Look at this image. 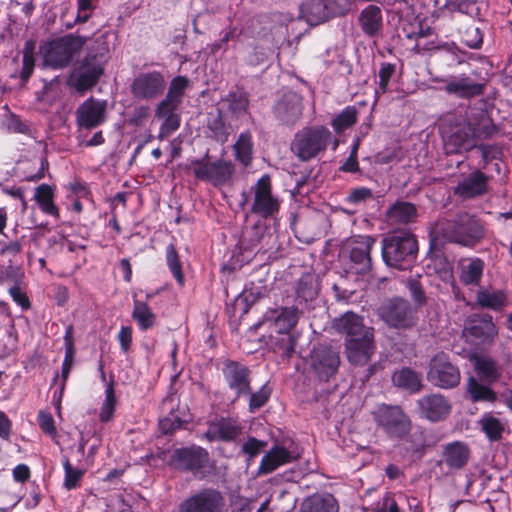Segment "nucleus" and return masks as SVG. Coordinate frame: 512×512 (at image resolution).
I'll list each match as a JSON object with an SVG mask.
<instances>
[{"mask_svg": "<svg viewBox=\"0 0 512 512\" xmlns=\"http://www.w3.org/2000/svg\"><path fill=\"white\" fill-rule=\"evenodd\" d=\"M435 240H444L465 247H474L485 235L484 226L476 216L459 213L453 219L439 220L433 230Z\"/></svg>", "mask_w": 512, "mask_h": 512, "instance_id": "obj_1", "label": "nucleus"}, {"mask_svg": "<svg viewBox=\"0 0 512 512\" xmlns=\"http://www.w3.org/2000/svg\"><path fill=\"white\" fill-rule=\"evenodd\" d=\"M417 253L418 242L410 232L401 231L382 240V258L390 267L408 269L415 262Z\"/></svg>", "mask_w": 512, "mask_h": 512, "instance_id": "obj_2", "label": "nucleus"}, {"mask_svg": "<svg viewBox=\"0 0 512 512\" xmlns=\"http://www.w3.org/2000/svg\"><path fill=\"white\" fill-rule=\"evenodd\" d=\"M496 131L494 125H483L475 128L470 123L463 121L450 126L442 127V138L446 154H459L475 147L474 138H487Z\"/></svg>", "mask_w": 512, "mask_h": 512, "instance_id": "obj_3", "label": "nucleus"}, {"mask_svg": "<svg viewBox=\"0 0 512 512\" xmlns=\"http://www.w3.org/2000/svg\"><path fill=\"white\" fill-rule=\"evenodd\" d=\"M371 417L376 428L389 439L402 440L411 432V419L399 405L378 404L371 411Z\"/></svg>", "mask_w": 512, "mask_h": 512, "instance_id": "obj_4", "label": "nucleus"}, {"mask_svg": "<svg viewBox=\"0 0 512 512\" xmlns=\"http://www.w3.org/2000/svg\"><path fill=\"white\" fill-rule=\"evenodd\" d=\"M86 38L74 34L57 37L45 42L40 49L43 64L54 69L65 68L81 51Z\"/></svg>", "mask_w": 512, "mask_h": 512, "instance_id": "obj_5", "label": "nucleus"}, {"mask_svg": "<svg viewBox=\"0 0 512 512\" xmlns=\"http://www.w3.org/2000/svg\"><path fill=\"white\" fill-rule=\"evenodd\" d=\"M194 177L202 182L220 188L232 182L235 174V165L228 160H210L208 154L201 159H193L185 166Z\"/></svg>", "mask_w": 512, "mask_h": 512, "instance_id": "obj_6", "label": "nucleus"}, {"mask_svg": "<svg viewBox=\"0 0 512 512\" xmlns=\"http://www.w3.org/2000/svg\"><path fill=\"white\" fill-rule=\"evenodd\" d=\"M332 138V133L324 126L304 127L295 134L291 150L300 160L308 161L325 151Z\"/></svg>", "mask_w": 512, "mask_h": 512, "instance_id": "obj_7", "label": "nucleus"}, {"mask_svg": "<svg viewBox=\"0 0 512 512\" xmlns=\"http://www.w3.org/2000/svg\"><path fill=\"white\" fill-rule=\"evenodd\" d=\"M241 206L249 205L250 213L267 219L276 215L280 208L279 199L272 193L271 178L264 174L253 186L249 193H242Z\"/></svg>", "mask_w": 512, "mask_h": 512, "instance_id": "obj_8", "label": "nucleus"}, {"mask_svg": "<svg viewBox=\"0 0 512 512\" xmlns=\"http://www.w3.org/2000/svg\"><path fill=\"white\" fill-rule=\"evenodd\" d=\"M461 375L449 356L443 352L436 354L429 362L427 380L442 389H451L460 383Z\"/></svg>", "mask_w": 512, "mask_h": 512, "instance_id": "obj_9", "label": "nucleus"}, {"mask_svg": "<svg viewBox=\"0 0 512 512\" xmlns=\"http://www.w3.org/2000/svg\"><path fill=\"white\" fill-rule=\"evenodd\" d=\"M226 505L223 494L212 488L203 489L182 501L179 512H223Z\"/></svg>", "mask_w": 512, "mask_h": 512, "instance_id": "obj_10", "label": "nucleus"}, {"mask_svg": "<svg viewBox=\"0 0 512 512\" xmlns=\"http://www.w3.org/2000/svg\"><path fill=\"white\" fill-rule=\"evenodd\" d=\"M380 317L389 326L407 328L414 324L415 315L408 301L395 298L384 304L379 310Z\"/></svg>", "mask_w": 512, "mask_h": 512, "instance_id": "obj_11", "label": "nucleus"}, {"mask_svg": "<svg viewBox=\"0 0 512 512\" xmlns=\"http://www.w3.org/2000/svg\"><path fill=\"white\" fill-rule=\"evenodd\" d=\"M165 87L166 80L161 72H144L134 78L131 92L135 98L151 100L162 95Z\"/></svg>", "mask_w": 512, "mask_h": 512, "instance_id": "obj_12", "label": "nucleus"}, {"mask_svg": "<svg viewBox=\"0 0 512 512\" xmlns=\"http://www.w3.org/2000/svg\"><path fill=\"white\" fill-rule=\"evenodd\" d=\"M107 102L93 97L79 105L75 112L79 128L91 130L106 121Z\"/></svg>", "mask_w": 512, "mask_h": 512, "instance_id": "obj_13", "label": "nucleus"}, {"mask_svg": "<svg viewBox=\"0 0 512 512\" xmlns=\"http://www.w3.org/2000/svg\"><path fill=\"white\" fill-rule=\"evenodd\" d=\"M36 41L29 39L24 43L20 55H16L11 63L10 77L19 80L20 86L25 87L33 74L35 58Z\"/></svg>", "mask_w": 512, "mask_h": 512, "instance_id": "obj_14", "label": "nucleus"}, {"mask_svg": "<svg viewBox=\"0 0 512 512\" xmlns=\"http://www.w3.org/2000/svg\"><path fill=\"white\" fill-rule=\"evenodd\" d=\"M228 387L237 397L248 396L251 392L250 370L236 361L226 360L222 368Z\"/></svg>", "mask_w": 512, "mask_h": 512, "instance_id": "obj_15", "label": "nucleus"}, {"mask_svg": "<svg viewBox=\"0 0 512 512\" xmlns=\"http://www.w3.org/2000/svg\"><path fill=\"white\" fill-rule=\"evenodd\" d=\"M243 425L234 417H220L208 423L203 437L208 441L232 442L243 432Z\"/></svg>", "mask_w": 512, "mask_h": 512, "instance_id": "obj_16", "label": "nucleus"}, {"mask_svg": "<svg viewBox=\"0 0 512 512\" xmlns=\"http://www.w3.org/2000/svg\"><path fill=\"white\" fill-rule=\"evenodd\" d=\"M376 242L372 236H355L349 241L350 259L353 268L358 274H365L371 270L370 252Z\"/></svg>", "mask_w": 512, "mask_h": 512, "instance_id": "obj_17", "label": "nucleus"}, {"mask_svg": "<svg viewBox=\"0 0 512 512\" xmlns=\"http://www.w3.org/2000/svg\"><path fill=\"white\" fill-rule=\"evenodd\" d=\"M103 73L102 61L97 56H87L73 72L71 80L78 91L93 87Z\"/></svg>", "mask_w": 512, "mask_h": 512, "instance_id": "obj_18", "label": "nucleus"}, {"mask_svg": "<svg viewBox=\"0 0 512 512\" xmlns=\"http://www.w3.org/2000/svg\"><path fill=\"white\" fill-rule=\"evenodd\" d=\"M208 461V453L198 446L175 449L168 461L169 465L179 470H198Z\"/></svg>", "mask_w": 512, "mask_h": 512, "instance_id": "obj_19", "label": "nucleus"}, {"mask_svg": "<svg viewBox=\"0 0 512 512\" xmlns=\"http://www.w3.org/2000/svg\"><path fill=\"white\" fill-rule=\"evenodd\" d=\"M375 350L374 333L364 334L360 338L345 339L347 359L352 365L363 366L367 364Z\"/></svg>", "mask_w": 512, "mask_h": 512, "instance_id": "obj_20", "label": "nucleus"}, {"mask_svg": "<svg viewBox=\"0 0 512 512\" xmlns=\"http://www.w3.org/2000/svg\"><path fill=\"white\" fill-rule=\"evenodd\" d=\"M465 332L479 344L483 345L493 344L498 336V328L489 314L472 316L468 320Z\"/></svg>", "mask_w": 512, "mask_h": 512, "instance_id": "obj_21", "label": "nucleus"}, {"mask_svg": "<svg viewBox=\"0 0 512 512\" xmlns=\"http://www.w3.org/2000/svg\"><path fill=\"white\" fill-rule=\"evenodd\" d=\"M419 415L431 422H438L448 417L451 412V403L445 396L434 393L418 399Z\"/></svg>", "mask_w": 512, "mask_h": 512, "instance_id": "obj_22", "label": "nucleus"}, {"mask_svg": "<svg viewBox=\"0 0 512 512\" xmlns=\"http://www.w3.org/2000/svg\"><path fill=\"white\" fill-rule=\"evenodd\" d=\"M274 112L278 120L284 124H295L302 116V98L295 92L284 94L276 103Z\"/></svg>", "mask_w": 512, "mask_h": 512, "instance_id": "obj_23", "label": "nucleus"}, {"mask_svg": "<svg viewBox=\"0 0 512 512\" xmlns=\"http://www.w3.org/2000/svg\"><path fill=\"white\" fill-rule=\"evenodd\" d=\"M334 328L340 334L348 338H360L364 334L374 333L372 327L365 326L363 318L351 311H348L334 320Z\"/></svg>", "mask_w": 512, "mask_h": 512, "instance_id": "obj_24", "label": "nucleus"}, {"mask_svg": "<svg viewBox=\"0 0 512 512\" xmlns=\"http://www.w3.org/2000/svg\"><path fill=\"white\" fill-rule=\"evenodd\" d=\"M488 190V177L480 170H475L459 181L454 188V194L464 199L475 198Z\"/></svg>", "mask_w": 512, "mask_h": 512, "instance_id": "obj_25", "label": "nucleus"}, {"mask_svg": "<svg viewBox=\"0 0 512 512\" xmlns=\"http://www.w3.org/2000/svg\"><path fill=\"white\" fill-rule=\"evenodd\" d=\"M340 364L339 354L329 347L316 349L312 355V366L316 373L324 379H328L338 369Z\"/></svg>", "mask_w": 512, "mask_h": 512, "instance_id": "obj_26", "label": "nucleus"}, {"mask_svg": "<svg viewBox=\"0 0 512 512\" xmlns=\"http://www.w3.org/2000/svg\"><path fill=\"white\" fill-rule=\"evenodd\" d=\"M475 302L482 309L501 312L510 306L509 296L505 290L480 288L475 294Z\"/></svg>", "mask_w": 512, "mask_h": 512, "instance_id": "obj_27", "label": "nucleus"}, {"mask_svg": "<svg viewBox=\"0 0 512 512\" xmlns=\"http://www.w3.org/2000/svg\"><path fill=\"white\" fill-rule=\"evenodd\" d=\"M470 458V449L467 444L455 441L448 443L442 453V460L445 465L453 470L465 467Z\"/></svg>", "mask_w": 512, "mask_h": 512, "instance_id": "obj_28", "label": "nucleus"}, {"mask_svg": "<svg viewBox=\"0 0 512 512\" xmlns=\"http://www.w3.org/2000/svg\"><path fill=\"white\" fill-rule=\"evenodd\" d=\"M293 461L292 453L285 447L275 445L262 458L258 473L269 474L282 465Z\"/></svg>", "mask_w": 512, "mask_h": 512, "instance_id": "obj_29", "label": "nucleus"}, {"mask_svg": "<svg viewBox=\"0 0 512 512\" xmlns=\"http://www.w3.org/2000/svg\"><path fill=\"white\" fill-rule=\"evenodd\" d=\"M300 18L310 25H318L329 19L323 0H305L300 6Z\"/></svg>", "mask_w": 512, "mask_h": 512, "instance_id": "obj_30", "label": "nucleus"}, {"mask_svg": "<svg viewBox=\"0 0 512 512\" xmlns=\"http://www.w3.org/2000/svg\"><path fill=\"white\" fill-rule=\"evenodd\" d=\"M445 90L459 97H472L480 95L483 92V85L472 81L468 77L461 76L450 80L446 84Z\"/></svg>", "mask_w": 512, "mask_h": 512, "instance_id": "obj_31", "label": "nucleus"}, {"mask_svg": "<svg viewBox=\"0 0 512 512\" xmlns=\"http://www.w3.org/2000/svg\"><path fill=\"white\" fill-rule=\"evenodd\" d=\"M484 267V262L480 258L468 259L461 264L460 282L466 286H478L483 276Z\"/></svg>", "mask_w": 512, "mask_h": 512, "instance_id": "obj_32", "label": "nucleus"}, {"mask_svg": "<svg viewBox=\"0 0 512 512\" xmlns=\"http://www.w3.org/2000/svg\"><path fill=\"white\" fill-rule=\"evenodd\" d=\"M359 23L362 31L368 36H375L382 26L381 9L375 5H369L359 15Z\"/></svg>", "mask_w": 512, "mask_h": 512, "instance_id": "obj_33", "label": "nucleus"}, {"mask_svg": "<svg viewBox=\"0 0 512 512\" xmlns=\"http://www.w3.org/2000/svg\"><path fill=\"white\" fill-rule=\"evenodd\" d=\"M393 384L411 393H417L422 389V380L419 373L411 368L404 367L392 374Z\"/></svg>", "mask_w": 512, "mask_h": 512, "instance_id": "obj_34", "label": "nucleus"}, {"mask_svg": "<svg viewBox=\"0 0 512 512\" xmlns=\"http://www.w3.org/2000/svg\"><path fill=\"white\" fill-rule=\"evenodd\" d=\"M302 512H338L336 499L331 494H314L301 504Z\"/></svg>", "mask_w": 512, "mask_h": 512, "instance_id": "obj_35", "label": "nucleus"}, {"mask_svg": "<svg viewBox=\"0 0 512 512\" xmlns=\"http://www.w3.org/2000/svg\"><path fill=\"white\" fill-rule=\"evenodd\" d=\"M279 333H289L298 323L300 312L295 307H282L271 312Z\"/></svg>", "mask_w": 512, "mask_h": 512, "instance_id": "obj_36", "label": "nucleus"}, {"mask_svg": "<svg viewBox=\"0 0 512 512\" xmlns=\"http://www.w3.org/2000/svg\"><path fill=\"white\" fill-rule=\"evenodd\" d=\"M417 217L416 207L409 202L398 201L387 212V218L392 224H407Z\"/></svg>", "mask_w": 512, "mask_h": 512, "instance_id": "obj_37", "label": "nucleus"}, {"mask_svg": "<svg viewBox=\"0 0 512 512\" xmlns=\"http://www.w3.org/2000/svg\"><path fill=\"white\" fill-rule=\"evenodd\" d=\"M467 394L472 402L494 403L497 400V394L489 385L481 383L475 377H469L466 386Z\"/></svg>", "mask_w": 512, "mask_h": 512, "instance_id": "obj_38", "label": "nucleus"}, {"mask_svg": "<svg viewBox=\"0 0 512 512\" xmlns=\"http://www.w3.org/2000/svg\"><path fill=\"white\" fill-rule=\"evenodd\" d=\"M482 432L490 441H499L506 428V423L492 413H484L478 421Z\"/></svg>", "mask_w": 512, "mask_h": 512, "instance_id": "obj_39", "label": "nucleus"}, {"mask_svg": "<svg viewBox=\"0 0 512 512\" xmlns=\"http://www.w3.org/2000/svg\"><path fill=\"white\" fill-rule=\"evenodd\" d=\"M34 199L43 213L55 218L59 217V209L54 203V191L50 185H39L35 189Z\"/></svg>", "mask_w": 512, "mask_h": 512, "instance_id": "obj_40", "label": "nucleus"}, {"mask_svg": "<svg viewBox=\"0 0 512 512\" xmlns=\"http://www.w3.org/2000/svg\"><path fill=\"white\" fill-rule=\"evenodd\" d=\"M475 371L480 379L488 384L498 381L501 377L500 367L491 357H478L475 360Z\"/></svg>", "mask_w": 512, "mask_h": 512, "instance_id": "obj_41", "label": "nucleus"}, {"mask_svg": "<svg viewBox=\"0 0 512 512\" xmlns=\"http://www.w3.org/2000/svg\"><path fill=\"white\" fill-rule=\"evenodd\" d=\"M235 159L244 167H248L252 162L253 142L250 132H242L233 145Z\"/></svg>", "mask_w": 512, "mask_h": 512, "instance_id": "obj_42", "label": "nucleus"}, {"mask_svg": "<svg viewBox=\"0 0 512 512\" xmlns=\"http://www.w3.org/2000/svg\"><path fill=\"white\" fill-rule=\"evenodd\" d=\"M132 318L142 331H146L156 324L155 313L146 302L140 300H134Z\"/></svg>", "mask_w": 512, "mask_h": 512, "instance_id": "obj_43", "label": "nucleus"}, {"mask_svg": "<svg viewBox=\"0 0 512 512\" xmlns=\"http://www.w3.org/2000/svg\"><path fill=\"white\" fill-rule=\"evenodd\" d=\"M318 283L315 276L311 273L303 274L297 285V296L304 301H311L318 295Z\"/></svg>", "mask_w": 512, "mask_h": 512, "instance_id": "obj_44", "label": "nucleus"}, {"mask_svg": "<svg viewBox=\"0 0 512 512\" xmlns=\"http://www.w3.org/2000/svg\"><path fill=\"white\" fill-rule=\"evenodd\" d=\"M356 122L357 109L354 106H347L331 121V126L337 133H341Z\"/></svg>", "mask_w": 512, "mask_h": 512, "instance_id": "obj_45", "label": "nucleus"}, {"mask_svg": "<svg viewBox=\"0 0 512 512\" xmlns=\"http://www.w3.org/2000/svg\"><path fill=\"white\" fill-rule=\"evenodd\" d=\"M189 86V79L186 76L174 77L168 87L165 99L181 105L186 89Z\"/></svg>", "mask_w": 512, "mask_h": 512, "instance_id": "obj_46", "label": "nucleus"}, {"mask_svg": "<svg viewBox=\"0 0 512 512\" xmlns=\"http://www.w3.org/2000/svg\"><path fill=\"white\" fill-rule=\"evenodd\" d=\"M117 399L115 396L114 383L110 381L105 390V400L99 413L101 422H108L114 415Z\"/></svg>", "mask_w": 512, "mask_h": 512, "instance_id": "obj_47", "label": "nucleus"}, {"mask_svg": "<svg viewBox=\"0 0 512 512\" xmlns=\"http://www.w3.org/2000/svg\"><path fill=\"white\" fill-rule=\"evenodd\" d=\"M166 262L171 271L173 277L179 283V285L184 284V275L182 272V265L176 251V248L173 244H169L166 247Z\"/></svg>", "mask_w": 512, "mask_h": 512, "instance_id": "obj_48", "label": "nucleus"}, {"mask_svg": "<svg viewBox=\"0 0 512 512\" xmlns=\"http://www.w3.org/2000/svg\"><path fill=\"white\" fill-rule=\"evenodd\" d=\"M208 129L213 133V137L219 142H225L229 136V127L225 124L220 113L210 115L207 122Z\"/></svg>", "mask_w": 512, "mask_h": 512, "instance_id": "obj_49", "label": "nucleus"}, {"mask_svg": "<svg viewBox=\"0 0 512 512\" xmlns=\"http://www.w3.org/2000/svg\"><path fill=\"white\" fill-rule=\"evenodd\" d=\"M63 467L65 471L64 487L68 490L77 488L80 485L84 471L73 467L68 458L64 459Z\"/></svg>", "mask_w": 512, "mask_h": 512, "instance_id": "obj_50", "label": "nucleus"}, {"mask_svg": "<svg viewBox=\"0 0 512 512\" xmlns=\"http://www.w3.org/2000/svg\"><path fill=\"white\" fill-rule=\"evenodd\" d=\"M226 101L229 103V110L236 115L245 112L249 106V100L246 93L242 91L231 92L227 95Z\"/></svg>", "mask_w": 512, "mask_h": 512, "instance_id": "obj_51", "label": "nucleus"}, {"mask_svg": "<svg viewBox=\"0 0 512 512\" xmlns=\"http://www.w3.org/2000/svg\"><path fill=\"white\" fill-rule=\"evenodd\" d=\"M396 70L395 64L384 62L381 63L379 69V86L376 89V95L385 94L388 91V86L391 78L393 77Z\"/></svg>", "mask_w": 512, "mask_h": 512, "instance_id": "obj_52", "label": "nucleus"}, {"mask_svg": "<svg viewBox=\"0 0 512 512\" xmlns=\"http://www.w3.org/2000/svg\"><path fill=\"white\" fill-rule=\"evenodd\" d=\"M272 390L268 384H264L257 392L251 393L249 399V411L255 412L256 410L263 407L269 400Z\"/></svg>", "mask_w": 512, "mask_h": 512, "instance_id": "obj_53", "label": "nucleus"}, {"mask_svg": "<svg viewBox=\"0 0 512 512\" xmlns=\"http://www.w3.org/2000/svg\"><path fill=\"white\" fill-rule=\"evenodd\" d=\"M157 119L162 122L158 134V139L160 140L168 138L180 127V116L164 117Z\"/></svg>", "mask_w": 512, "mask_h": 512, "instance_id": "obj_54", "label": "nucleus"}, {"mask_svg": "<svg viewBox=\"0 0 512 512\" xmlns=\"http://www.w3.org/2000/svg\"><path fill=\"white\" fill-rule=\"evenodd\" d=\"M263 237V230L255 225L245 232L242 244L245 249L254 250L260 244Z\"/></svg>", "mask_w": 512, "mask_h": 512, "instance_id": "obj_55", "label": "nucleus"}, {"mask_svg": "<svg viewBox=\"0 0 512 512\" xmlns=\"http://www.w3.org/2000/svg\"><path fill=\"white\" fill-rule=\"evenodd\" d=\"M22 251V244L18 240H4L0 239V256L11 258L17 256Z\"/></svg>", "mask_w": 512, "mask_h": 512, "instance_id": "obj_56", "label": "nucleus"}, {"mask_svg": "<svg viewBox=\"0 0 512 512\" xmlns=\"http://www.w3.org/2000/svg\"><path fill=\"white\" fill-rule=\"evenodd\" d=\"M179 106L180 105L164 98L158 103V105L155 109V117L156 118H164V117L180 116L177 113Z\"/></svg>", "mask_w": 512, "mask_h": 512, "instance_id": "obj_57", "label": "nucleus"}, {"mask_svg": "<svg viewBox=\"0 0 512 512\" xmlns=\"http://www.w3.org/2000/svg\"><path fill=\"white\" fill-rule=\"evenodd\" d=\"M77 4L78 11L74 20V24L85 23L89 20L93 10L95 9L93 0H78Z\"/></svg>", "mask_w": 512, "mask_h": 512, "instance_id": "obj_58", "label": "nucleus"}, {"mask_svg": "<svg viewBox=\"0 0 512 512\" xmlns=\"http://www.w3.org/2000/svg\"><path fill=\"white\" fill-rule=\"evenodd\" d=\"M328 17L345 14L349 10L348 0H323Z\"/></svg>", "mask_w": 512, "mask_h": 512, "instance_id": "obj_59", "label": "nucleus"}, {"mask_svg": "<svg viewBox=\"0 0 512 512\" xmlns=\"http://www.w3.org/2000/svg\"><path fill=\"white\" fill-rule=\"evenodd\" d=\"M267 445L265 441L258 440L254 437H249L247 441L242 445V452L254 458L257 456Z\"/></svg>", "mask_w": 512, "mask_h": 512, "instance_id": "obj_60", "label": "nucleus"}, {"mask_svg": "<svg viewBox=\"0 0 512 512\" xmlns=\"http://www.w3.org/2000/svg\"><path fill=\"white\" fill-rule=\"evenodd\" d=\"M9 295L23 310L30 308V301L26 293L18 285H13L9 288Z\"/></svg>", "mask_w": 512, "mask_h": 512, "instance_id": "obj_61", "label": "nucleus"}, {"mask_svg": "<svg viewBox=\"0 0 512 512\" xmlns=\"http://www.w3.org/2000/svg\"><path fill=\"white\" fill-rule=\"evenodd\" d=\"M407 287L418 305H424L426 303L425 293L422 289L421 284L416 279H409L407 281Z\"/></svg>", "mask_w": 512, "mask_h": 512, "instance_id": "obj_62", "label": "nucleus"}, {"mask_svg": "<svg viewBox=\"0 0 512 512\" xmlns=\"http://www.w3.org/2000/svg\"><path fill=\"white\" fill-rule=\"evenodd\" d=\"M373 196L372 190L366 187L354 189L347 197V201L352 204H359L371 199Z\"/></svg>", "mask_w": 512, "mask_h": 512, "instance_id": "obj_63", "label": "nucleus"}, {"mask_svg": "<svg viewBox=\"0 0 512 512\" xmlns=\"http://www.w3.org/2000/svg\"><path fill=\"white\" fill-rule=\"evenodd\" d=\"M38 423L40 428L48 435L54 436L56 434L54 419L51 414L40 412L38 415Z\"/></svg>", "mask_w": 512, "mask_h": 512, "instance_id": "obj_64", "label": "nucleus"}]
</instances>
